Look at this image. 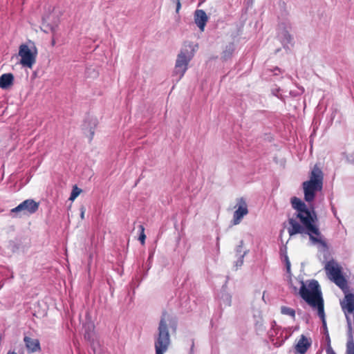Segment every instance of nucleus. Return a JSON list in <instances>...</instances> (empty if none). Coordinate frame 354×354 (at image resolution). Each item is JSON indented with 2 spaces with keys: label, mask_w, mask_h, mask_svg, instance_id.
<instances>
[{
  "label": "nucleus",
  "mask_w": 354,
  "mask_h": 354,
  "mask_svg": "<svg viewBox=\"0 0 354 354\" xmlns=\"http://www.w3.org/2000/svg\"><path fill=\"white\" fill-rule=\"evenodd\" d=\"M292 206L297 212L295 218L288 219L289 227L288 232L289 235L303 234L306 230L310 239L315 243L321 242V233L317 226L315 225L316 215L307 208L306 205L299 198H291Z\"/></svg>",
  "instance_id": "1"
},
{
  "label": "nucleus",
  "mask_w": 354,
  "mask_h": 354,
  "mask_svg": "<svg viewBox=\"0 0 354 354\" xmlns=\"http://www.w3.org/2000/svg\"><path fill=\"white\" fill-rule=\"evenodd\" d=\"M299 283L300 288L298 290L296 287H293L294 294L299 295L309 306L317 310V314L322 319L324 331L328 333L325 319L324 303L318 281L312 279L306 282L299 281Z\"/></svg>",
  "instance_id": "2"
},
{
  "label": "nucleus",
  "mask_w": 354,
  "mask_h": 354,
  "mask_svg": "<svg viewBox=\"0 0 354 354\" xmlns=\"http://www.w3.org/2000/svg\"><path fill=\"white\" fill-rule=\"evenodd\" d=\"M168 317L167 313L164 311L159 322L158 335L154 343L156 354H164L169 348L171 342L169 326L173 332L176 330V321L173 318L169 319Z\"/></svg>",
  "instance_id": "3"
},
{
  "label": "nucleus",
  "mask_w": 354,
  "mask_h": 354,
  "mask_svg": "<svg viewBox=\"0 0 354 354\" xmlns=\"http://www.w3.org/2000/svg\"><path fill=\"white\" fill-rule=\"evenodd\" d=\"M324 175L321 169L315 165L310 174V179L303 183L304 199L311 202L315 197L316 192L322 190L323 187Z\"/></svg>",
  "instance_id": "4"
},
{
  "label": "nucleus",
  "mask_w": 354,
  "mask_h": 354,
  "mask_svg": "<svg viewBox=\"0 0 354 354\" xmlns=\"http://www.w3.org/2000/svg\"><path fill=\"white\" fill-rule=\"evenodd\" d=\"M195 49L192 43H185L183 47L177 55L175 64L174 73L181 79L188 68L190 61L194 56Z\"/></svg>",
  "instance_id": "5"
},
{
  "label": "nucleus",
  "mask_w": 354,
  "mask_h": 354,
  "mask_svg": "<svg viewBox=\"0 0 354 354\" xmlns=\"http://www.w3.org/2000/svg\"><path fill=\"white\" fill-rule=\"evenodd\" d=\"M325 270L328 278L342 290L347 289V281L342 273L341 268L333 261L327 262Z\"/></svg>",
  "instance_id": "6"
},
{
  "label": "nucleus",
  "mask_w": 354,
  "mask_h": 354,
  "mask_svg": "<svg viewBox=\"0 0 354 354\" xmlns=\"http://www.w3.org/2000/svg\"><path fill=\"white\" fill-rule=\"evenodd\" d=\"M18 54L21 57L20 64L24 67L32 68L36 62L37 48L35 46L30 48L27 44H22L19 46Z\"/></svg>",
  "instance_id": "7"
},
{
  "label": "nucleus",
  "mask_w": 354,
  "mask_h": 354,
  "mask_svg": "<svg viewBox=\"0 0 354 354\" xmlns=\"http://www.w3.org/2000/svg\"><path fill=\"white\" fill-rule=\"evenodd\" d=\"M39 207V203L33 199H26L16 207L11 209L12 213L24 212L25 214H32L35 213Z\"/></svg>",
  "instance_id": "8"
},
{
  "label": "nucleus",
  "mask_w": 354,
  "mask_h": 354,
  "mask_svg": "<svg viewBox=\"0 0 354 354\" xmlns=\"http://www.w3.org/2000/svg\"><path fill=\"white\" fill-rule=\"evenodd\" d=\"M340 304L348 323L350 324L349 315L354 312V294L350 292L346 293Z\"/></svg>",
  "instance_id": "9"
},
{
  "label": "nucleus",
  "mask_w": 354,
  "mask_h": 354,
  "mask_svg": "<svg viewBox=\"0 0 354 354\" xmlns=\"http://www.w3.org/2000/svg\"><path fill=\"white\" fill-rule=\"evenodd\" d=\"M238 209L234 212L233 224L238 225L244 216L248 214V205L243 198H240L238 202Z\"/></svg>",
  "instance_id": "10"
},
{
  "label": "nucleus",
  "mask_w": 354,
  "mask_h": 354,
  "mask_svg": "<svg viewBox=\"0 0 354 354\" xmlns=\"http://www.w3.org/2000/svg\"><path fill=\"white\" fill-rule=\"evenodd\" d=\"M310 346L311 342L305 335H302L295 346V353L305 354Z\"/></svg>",
  "instance_id": "11"
},
{
  "label": "nucleus",
  "mask_w": 354,
  "mask_h": 354,
  "mask_svg": "<svg viewBox=\"0 0 354 354\" xmlns=\"http://www.w3.org/2000/svg\"><path fill=\"white\" fill-rule=\"evenodd\" d=\"M208 17L205 12L203 10H196L194 12V21L197 26L201 31L204 30L205 26L207 22Z\"/></svg>",
  "instance_id": "12"
},
{
  "label": "nucleus",
  "mask_w": 354,
  "mask_h": 354,
  "mask_svg": "<svg viewBox=\"0 0 354 354\" xmlns=\"http://www.w3.org/2000/svg\"><path fill=\"white\" fill-rule=\"evenodd\" d=\"M326 352V354H336V353L334 351L332 346H330L329 338ZM345 354H354V341L353 339L352 336H351L350 339H348L346 343V351Z\"/></svg>",
  "instance_id": "13"
},
{
  "label": "nucleus",
  "mask_w": 354,
  "mask_h": 354,
  "mask_svg": "<svg viewBox=\"0 0 354 354\" xmlns=\"http://www.w3.org/2000/svg\"><path fill=\"white\" fill-rule=\"evenodd\" d=\"M14 83V76L12 73H4L0 76V88L7 89Z\"/></svg>",
  "instance_id": "14"
},
{
  "label": "nucleus",
  "mask_w": 354,
  "mask_h": 354,
  "mask_svg": "<svg viewBox=\"0 0 354 354\" xmlns=\"http://www.w3.org/2000/svg\"><path fill=\"white\" fill-rule=\"evenodd\" d=\"M24 342L29 352L33 353L40 349L39 342L37 339H32L29 337H25Z\"/></svg>",
  "instance_id": "15"
},
{
  "label": "nucleus",
  "mask_w": 354,
  "mask_h": 354,
  "mask_svg": "<svg viewBox=\"0 0 354 354\" xmlns=\"http://www.w3.org/2000/svg\"><path fill=\"white\" fill-rule=\"evenodd\" d=\"M281 314L288 315L293 319L295 318V310L292 308L283 306L281 307Z\"/></svg>",
  "instance_id": "16"
},
{
  "label": "nucleus",
  "mask_w": 354,
  "mask_h": 354,
  "mask_svg": "<svg viewBox=\"0 0 354 354\" xmlns=\"http://www.w3.org/2000/svg\"><path fill=\"white\" fill-rule=\"evenodd\" d=\"M82 189L79 188L77 185H74L73 187L69 200L72 201H74L82 193Z\"/></svg>",
  "instance_id": "17"
},
{
  "label": "nucleus",
  "mask_w": 354,
  "mask_h": 354,
  "mask_svg": "<svg viewBox=\"0 0 354 354\" xmlns=\"http://www.w3.org/2000/svg\"><path fill=\"white\" fill-rule=\"evenodd\" d=\"M140 230V234L139 236V241L140 243L144 245L146 239V235L145 234V227L142 225H140L139 226Z\"/></svg>",
  "instance_id": "18"
},
{
  "label": "nucleus",
  "mask_w": 354,
  "mask_h": 354,
  "mask_svg": "<svg viewBox=\"0 0 354 354\" xmlns=\"http://www.w3.org/2000/svg\"><path fill=\"white\" fill-rule=\"evenodd\" d=\"M93 124V127H91L90 128V130H89V131H90V140H91H91H93V136H94V134H95V129L96 125H97V124H96L95 121H94Z\"/></svg>",
  "instance_id": "19"
},
{
  "label": "nucleus",
  "mask_w": 354,
  "mask_h": 354,
  "mask_svg": "<svg viewBox=\"0 0 354 354\" xmlns=\"http://www.w3.org/2000/svg\"><path fill=\"white\" fill-rule=\"evenodd\" d=\"M284 259H285L287 272H290V262L289 261L288 257L287 255H286Z\"/></svg>",
  "instance_id": "20"
},
{
  "label": "nucleus",
  "mask_w": 354,
  "mask_h": 354,
  "mask_svg": "<svg viewBox=\"0 0 354 354\" xmlns=\"http://www.w3.org/2000/svg\"><path fill=\"white\" fill-rule=\"evenodd\" d=\"M80 217L83 220L84 219V214H85V212H86V208L84 205H82L80 208Z\"/></svg>",
  "instance_id": "21"
},
{
  "label": "nucleus",
  "mask_w": 354,
  "mask_h": 354,
  "mask_svg": "<svg viewBox=\"0 0 354 354\" xmlns=\"http://www.w3.org/2000/svg\"><path fill=\"white\" fill-rule=\"evenodd\" d=\"M231 54H232V52L224 51L223 57L225 59H227L230 57Z\"/></svg>",
  "instance_id": "22"
},
{
  "label": "nucleus",
  "mask_w": 354,
  "mask_h": 354,
  "mask_svg": "<svg viewBox=\"0 0 354 354\" xmlns=\"http://www.w3.org/2000/svg\"><path fill=\"white\" fill-rule=\"evenodd\" d=\"M180 8H181L180 1V0H177V2H176V12H178V11L180 9Z\"/></svg>",
  "instance_id": "23"
},
{
  "label": "nucleus",
  "mask_w": 354,
  "mask_h": 354,
  "mask_svg": "<svg viewBox=\"0 0 354 354\" xmlns=\"http://www.w3.org/2000/svg\"><path fill=\"white\" fill-rule=\"evenodd\" d=\"M7 354H17V353H15V351H9Z\"/></svg>",
  "instance_id": "24"
},
{
  "label": "nucleus",
  "mask_w": 354,
  "mask_h": 354,
  "mask_svg": "<svg viewBox=\"0 0 354 354\" xmlns=\"http://www.w3.org/2000/svg\"><path fill=\"white\" fill-rule=\"evenodd\" d=\"M194 346V341H192V347H191V351H192V350H193Z\"/></svg>",
  "instance_id": "25"
},
{
  "label": "nucleus",
  "mask_w": 354,
  "mask_h": 354,
  "mask_svg": "<svg viewBox=\"0 0 354 354\" xmlns=\"http://www.w3.org/2000/svg\"><path fill=\"white\" fill-rule=\"evenodd\" d=\"M241 245H239V248H238V249H237V251H238V252H241Z\"/></svg>",
  "instance_id": "26"
}]
</instances>
